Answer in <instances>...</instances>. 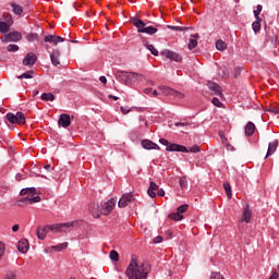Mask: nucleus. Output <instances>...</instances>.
Returning <instances> with one entry per match:
<instances>
[{
  "instance_id": "obj_17",
  "label": "nucleus",
  "mask_w": 279,
  "mask_h": 279,
  "mask_svg": "<svg viewBox=\"0 0 279 279\" xmlns=\"http://www.w3.org/2000/svg\"><path fill=\"white\" fill-rule=\"evenodd\" d=\"M142 147L144 149H160V146H158V144L151 142L150 140H143Z\"/></svg>"
},
{
  "instance_id": "obj_34",
  "label": "nucleus",
  "mask_w": 279,
  "mask_h": 279,
  "mask_svg": "<svg viewBox=\"0 0 279 279\" xmlns=\"http://www.w3.org/2000/svg\"><path fill=\"white\" fill-rule=\"evenodd\" d=\"M10 26L5 22H0V34H8Z\"/></svg>"
},
{
  "instance_id": "obj_53",
  "label": "nucleus",
  "mask_w": 279,
  "mask_h": 279,
  "mask_svg": "<svg viewBox=\"0 0 279 279\" xmlns=\"http://www.w3.org/2000/svg\"><path fill=\"white\" fill-rule=\"evenodd\" d=\"M157 195H158V197H165V190H162V189L157 190Z\"/></svg>"
},
{
  "instance_id": "obj_48",
  "label": "nucleus",
  "mask_w": 279,
  "mask_h": 279,
  "mask_svg": "<svg viewBox=\"0 0 279 279\" xmlns=\"http://www.w3.org/2000/svg\"><path fill=\"white\" fill-rule=\"evenodd\" d=\"M120 110L122 114H129L131 112V109L128 107H120Z\"/></svg>"
},
{
  "instance_id": "obj_42",
  "label": "nucleus",
  "mask_w": 279,
  "mask_h": 279,
  "mask_svg": "<svg viewBox=\"0 0 279 279\" xmlns=\"http://www.w3.org/2000/svg\"><path fill=\"white\" fill-rule=\"evenodd\" d=\"M147 49H149V51L153 56H158V49H156V47H154V45H147Z\"/></svg>"
},
{
  "instance_id": "obj_49",
  "label": "nucleus",
  "mask_w": 279,
  "mask_h": 279,
  "mask_svg": "<svg viewBox=\"0 0 279 279\" xmlns=\"http://www.w3.org/2000/svg\"><path fill=\"white\" fill-rule=\"evenodd\" d=\"M25 174H21V173H17L16 175H15V180H16V182H21L22 180H25Z\"/></svg>"
},
{
  "instance_id": "obj_61",
  "label": "nucleus",
  "mask_w": 279,
  "mask_h": 279,
  "mask_svg": "<svg viewBox=\"0 0 279 279\" xmlns=\"http://www.w3.org/2000/svg\"><path fill=\"white\" fill-rule=\"evenodd\" d=\"M45 169H51V166L46 165V166H45Z\"/></svg>"
},
{
  "instance_id": "obj_38",
  "label": "nucleus",
  "mask_w": 279,
  "mask_h": 279,
  "mask_svg": "<svg viewBox=\"0 0 279 279\" xmlns=\"http://www.w3.org/2000/svg\"><path fill=\"white\" fill-rule=\"evenodd\" d=\"M109 256L110 258L114 262V263H118L119 260V253L114 250H112L110 253H109Z\"/></svg>"
},
{
  "instance_id": "obj_51",
  "label": "nucleus",
  "mask_w": 279,
  "mask_h": 279,
  "mask_svg": "<svg viewBox=\"0 0 279 279\" xmlns=\"http://www.w3.org/2000/svg\"><path fill=\"white\" fill-rule=\"evenodd\" d=\"M175 128H186V125H189L186 122H177L174 123Z\"/></svg>"
},
{
  "instance_id": "obj_24",
  "label": "nucleus",
  "mask_w": 279,
  "mask_h": 279,
  "mask_svg": "<svg viewBox=\"0 0 279 279\" xmlns=\"http://www.w3.org/2000/svg\"><path fill=\"white\" fill-rule=\"evenodd\" d=\"M12 12L15 13L17 16L23 14V7L16 4L15 2H11Z\"/></svg>"
},
{
  "instance_id": "obj_3",
  "label": "nucleus",
  "mask_w": 279,
  "mask_h": 279,
  "mask_svg": "<svg viewBox=\"0 0 279 279\" xmlns=\"http://www.w3.org/2000/svg\"><path fill=\"white\" fill-rule=\"evenodd\" d=\"M132 25L137 28L138 34H149L153 36V34H156L158 32V28L154 26H147L145 27V22L138 17H131Z\"/></svg>"
},
{
  "instance_id": "obj_8",
  "label": "nucleus",
  "mask_w": 279,
  "mask_h": 279,
  "mask_svg": "<svg viewBox=\"0 0 279 279\" xmlns=\"http://www.w3.org/2000/svg\"><path fill=\"white\" fill-rule=\"evenodd\" d=\"M23 38V35L17 32H11L4 36L1 37L2 43H19Z\"/></svg>"
},
{
  "instance_id": "obj_26",
  "label": "nucleus",
  "mask_w": 279,
  "mask_h": 279,
  "mask_svg": "<svg viewBox=\"0 0 279 279\" xmlns=\"http://www.w3.org/2000/svg\"><path fill=\"white\" fill-rule=\"evenodd\" d=\"M69 247V242H63L61 244L50 246L49 250H54V252H62V250H66Z\"/></svg>"
},
{
  "instance_id": "obj_4",
  "label": "nucleus",
  "mask_w": 279,
  "mask_h": 279,
  "mask_svg": "<svg viewBox=\"0 0 279 279\" xmlns=\"http://www.w3.org/2000/svg\"><path fill=\"white\" fill-rule=\"evenodd\" d=\"M159 143L166 146V151H182L183 154H189V148L180 144H169L166 138H160Z\"/></svg>"
},
{
  "instance_id": "obj_43",
  "label": "nucleus",
  "mask_w": 279,
  "mask_h": 279,
  "mask_svg": "<svg viewBox=\"0 0 279 279\" xmlns=\"http://www.w3.org/2000/svg\"><path fill=\"white\" fill-rule=\"evenodd\" d=\"M187 150L191 151L192 154H199V151H202V148H199V146L197 145H194Z\"/></svg>"
},
{
  "instance_id": "obj_46",
  "label": "nucleus",
  "mask_w": 279,
  "mask_h": 279,
  "mask_svg": "<svg viewBox=\"0 0 279 279\" xmlns=\"http://www.w3.org/2000/svg\"><path fill=\"white\" fill-rule=\"evenodd\" d=\"M5 254V244L0 242V260L3 258V255Z\"/></svg>"
},
{
  "instance_id": "obj_6",
  "label": "nucleus",
  "mask_w": 279,
  "mask_h": 279,
  "mask_svg": "<svg viewBox=\"0 0 279 279\" xmlns=\"http://www.w3.org/2000/svg\"><path fill=\"white\" fill-rule=\"evenodd\" d=\"M7 119L9 123L17 124V125H25V123L27 122L25 119V114L23 112H17L16 114L8 113Z\"/></svg>"
},
{
  "instance_id": "obj_27",
  "label": "nucleus",
  "mask_w": 279,
  "mask_h": 279,
  "mask_svg": "<svg viewBox=\"0 0 279 279\" xmlns=\"http://www.w3.org/2000/svg\"><path fill=\"white\" fill-rule=\"evenodd\" d=\"M216 49H218V51H226V49H228V44H226V41L219 39L216 41Z\"/></svg>"
},
{
  "instance_id": "obj_31",
  "label": "nucleus",
  "mask_w": 279,
  "mask_h": 279,
  "mask_svg": "<svg viewBox=\"0 0 279 279\" xmlns=\"http://www.w3.org/2000/svg\"><path fill=\"white\" fill-rule=\"evenodd\" d=\"M260 23H263V19H259L253 22L252 27L255 34H258L260 32Z\"/></svg>"
},
{
  "instance_id": "obj_39",
  "label": "nucleus",
  "mask_w": 279,
  "mask_h": 279,
  "mask_svg": "<svg viewBox=\"0 0 279 279\" xmlns=\"http://www.w3.org/2000/svg\"><path fill=\"white\" fill-rule=\"evenodd\" d=\"M9 27H12L14 25V20L12 19V14H7L5 22Z\"/></svg>"
},
{
  "instance_id": "obj_16",
  "label": "nucleus",
  "mask_w": 279,
  "mask_h": 279,
  "mask_svg": "<svg viewBox=\"0 0 279 279\" xmlns=\"http://www.w3.org/2000/svg\"><path fill=\"white\" fill-rule=\"evenodd\" d=\"M242 221L244 223H250L252 221V209H250V205L247 204L242 214Z\"/></svg>"
},
{
  "instance_id": "obj_25",
  "label": "nucleus",
  "mask_w": 279,
  "mask_h": 279,
  "mask_svg": "<svg viewBox=\"0 0 279 279\" xmlns=\"http://www.w3.org/2000/svg\"><path fill=\"white\" fill-rule=\"evenodd\" d=\"M197 38H199V35H192V37H191V39H190V41H189V45H187V47H189V49L191 50V49H195V47H197Z\"/></svg>"
},
{
  "instance_id": "obj_62",
  "label": "nucleus",
  "mask_w": 279,
  "mask_h": 279,
  "mask_svg": "<svg viewBox=\"0 0 279 279\" xmlns=\"http://www.w3.org/2000/svg\"><path fill=\"white\" fill-rule=\"evenodd\" d=\"M151 86H154V82L150 81Z\"/></svg>"
},
{
  "instance_id": "obj_54",
  "label": "nucleus",
  "mask_w": 279,
  "mask_h": 279,
  "mask_svg": "<svg viewBox=\"0 0 279 279\" xmlns=\"http://www.w3.org/2000/svg\"><path fill=\"white\" fill-rule=\"evenodd\" d=\"M144 93H145V95H151V93H153L151 87L145 88V89H144Z\"/></svg>"
},
{
  "instance_id": "obj_10",
  "label": "nucleus",
  "mask_w": 279,
  "mask_h": 279,
  "mask_svg": "<svg viewBox=\"0 0 279 279\" xmlns=\"http://www.w3.org/2000/svg\"><path fill=\"white\" fill-rule=\"evenodd\" d=\"M161 56H163L168 60H173L174 62H182V56L171 50H163L161 52Z\"/></svg>"
},
{
  "instance_id": "obj_52",
  "label": "nucleus",
  "mask_w": 279,
  "mask_h": 279,
  "mask_svg": "<svg viewBox=\"0 0 279 279\" xmlns=\"http://www.w3.org/2000/svg\"><path fill=\"white\" fill-rule=\"evenodd\" d=\"M7 279H16V274L15 272H9L7 275Z\"/></svg>"
},
{
  "instance_id": "obj_7",
  "label": "nucleus",
  "mask_w": 279,
  "mask_h": 279,
  "mask_svg": "<svg viewBox=\"0 0 279 279\" xmlns=\"http://www.w3.org/2000/svg\"><path fill=\"white\" fill-rule=\"evenodd\" d=\"M133 202H136V197L132 193L123 194L122 197L118 202L119 208H125V206H130V204H133Z\"/></svg>"
},
{
  "instance_id": "obj_21",
  "label": "nucleus",
  "mask_w": 279,
  "mask_h": 279,
  "mask_svg": "<svg viewBox=\"0 0 279 279\" xmlns=\"http://www.w3.org/2000/svg\"><path fill=\"white\" fill-rule=\"evenodd\" d=\"M254 132H256V125H254V122H247L245 125V135L254 136Z\"/></svg>"
},
{
  "instance_id": "obj_18",
  "label": "nucleus",
  "mask_w": 279,
  "mask_h": 279,
  "mask_svg": "<svg viewBox=\"0 0 279 279\" xmlns=\"http://www.w3.org/2000/svg\"><path fill=\"white\" fill-rule=\"evenodd\" d=\"M122 77H125L126 84H130L131 82H134V80L138 78V74L134 72H122Z\"/></svg>"
},
{
  "instance_id": "obj_33",
  "label": "nucleus",
  "mask_w": 279,
  "mask_h": 279,
  "mask_svg": "<svg viewBox=\"0 0 279 279\" xmlns=\"http://www.w3.org/2000/svg\"><path fill=\"white\" fill-rule=\"evenodd\" d=\"M223 189L227 193V197L232 199V187L230 186V183H223Z\"/></svg>"
},
{
  "instance_id": "obj_14",
  "label": "nucleus",
  "mask_w": 279,
  "mask_h": 279,
  "mask_svg": "<svg viewBox=\"0 0 279 279\" xmlns=\"http://www.w3.org/2000/svg\"><path fill=\"white\" fill-rule=\"evenodd\" d=\"M17 250L21 254H27L29 250V241H27V239L20 240L17 243Z\"/></svg>"
},
{
  "instance_id": "obj_55",
  "label": "nucleus",
  "mask_w": 279,
  "mask_h": 279,
  "mask_svg": "<svg viewBox=\"0 0 279 279\" xmlns=\"http://www.w3.org/2000/svg\"><path fill=\"white\" fill-rule=\"evenodd\" d=\"M99 81L101 82V84H108V80L106 78V76H100Z\"/></svg>"
},
{
  "instance_id": "obj_36",
  "label": "nucleus",
  "mask_w": 279,
  "mask_h": 279,
  "mask_svg": "<svg viewBox=\"0 0 279 279\" xmlns=\"http://www.w3.org/2000/svg\"><path fill=\"white\" fill-rule=\"evenodd\" d=\"M26 39L28 40V43H34V40H38V34L29 33L28 35H26Z\"/></svg>"
},
{
  "instance_id": "obj_58",
  "label": "nucleus",
  "mask_w": 279,
  "mask_h": 279,
  "mask_svg": "<svg viewBox=\"0 0 279 279\" xmlns=\"http://www.w3.org/2000/svg\"><path fill=\"white\" fill-rule=\"evenodd\" d=\"M109 99H113V101H119V97L109 95Z\"/></svg>"
},
{
  "instance_id": "obj_56",
  "label": "nucleus",
  "mask_w": 279,
  "mask_h": 279,
  "mask_svg": "<svg viewBox=\"0 0 279 279\" xmlns=\"http://www.w3.org/2000/svg\"><path fill=\"white\" fill-rule=\"evenodd\" d=\"M271 111L275 112V114H279V105L277 107H271Z\"/></svg>"
},
{
  "instance_id": "obj_12",
  "label": "nucleus",
  "mask_w": 279,
  "mask_h": 279,
  "mask_svg": "<svg viewBox=\"0 0 279 279\" xmlns=\"http://www.w3.org/2000/svg\"><path fill=\"white\" fill-rule=\"evenodd\" d=\"M38 58L33 52H28L23 60V64L24 66H34Z\"/></svg>"
},
{
  "instance_id": "obj_20",
  "label": "nucleus",
  "mask_w": 279,
  "mask_h": 279,
  "mask_svg": "<svg viewBox=\"0 0 279 279\" xmlns=\"http://www.w3.org/2000/svg\"><path fill=\"white\" fill-rule=\"evenodd\" d=\"M208 88L211 90L213 95H221V86H219V84L209 82Z\"/></svg>"
},
{
  "instance_id": "obj_60",
  "label": "nucleus",
  "mask_w": 279,
  "mask_h": 279,
  "mask_svg": "<svg viewBox=\"0 0 279 279\" xmlns=\"http://www.w3.org/2000/svg\"><path fill=\"white\" fill-rule=\"evenodd\" d=\"M151 93H153L154 97H158V92H157V90H154V89H153Z\"/></svg>"
},
{
  "instance_id": "obj_29",
  "label": "nucleus",
  "mask_w": 279,
  "mask_h": 279,
  "mask_svg": "<svg viewBox=\"0 0 279 279\" xmlns=\"http://www.w3.org/2000/svg\"><path fill=\"white\" fill-rule=\"evenodd\" d=\"M169 219H171L172 221H182V219H184V216L177 211V213L170 214Z\"/></svg>"
},
{
  "instance_id": "obj_13",
  "label": "nucleus",
  "mask_w": 279,
  "mask_h": 279,
  "mask_svg": "<svg viewBox=\"0 0 279 279\" xmlns=\"http://www.w3.org/2000/svg\"><path fill=\"white\" fill-rule=\"evenodd\" d=\"M58 124L61 128H69L71 125V116L68 113H62L59 118Z\"/></svg>"
},
{
  "instance_id": "obj_32",
  "label": "nucleus",
  "mask_w": 279,
  "mask_h": 279,
  "mask_svg": "<svg viewBox=\"0 0 279 279\" xmlns=\"http://www.w3.org/2000/svg\"><path fill=\"white\" fill-rule=\"evenodd\" d=\"M34 77V71H28L19 76V80H32Z\"/></svg>"
},
{
  "instance_id": "obj_5",
  "label": "nucleus",
  "mask_w": 279,
  "mask_h": 279,
  "mask_svg": "<svg viewBox=\"0 0 279 279\" xmlns=\"http://www.w3.org/2000/svg\"><path fill=\"white\" fill-rule=\"evenodd\" d=\"M36 189L32 187V189H23L20 192V195H27L24 198H22V202H24L25 204H38V202H40V196H31V193H35Z\"/></svg>"
},
{
  "instance_id": "obj_45",
  "label": "nucleus",
  "mask_w": 279,
  "mask_h": 279,
  "mask_svg": "<svg viewBox=\"0 0 279 279\" xmlns=\"http://www.w3.org/2000/svg\"><path fill=\"white\" fill-rule=\"evenodd\" d=\"M209 279H225V278H223V275L220 272H211Z\"/></svg>"
},
{
  "instance_id": "obj_41",
  "label": "nucleus",
  "mask_w": 279,
  "mask_h": 279,
  "mask_svg": "<svg viewBox=\"0 0 279 279\" xmlns=\"http://www.w3.org/2000/svg\"><path fill=\"white\" fill-rule=\"evenodd\" d=\"M211 104H214L217 108H222V106H223L221 100H219V98H217V97L213 98Z\"/></svg>"
},
{
  "instance_id": "obj_37",
  "label": "nucleus",
  "mask_w": 279,
  "mask_h": 279,
  "mask_svg": "<svg viewBox=\"0 0 279 279\" xmlns=\"http://www.w3.org/2000/svg\"><path fill=\"white\" fill-rule=\"evenodd\" d=\"M179 184L181 189H186V186H189V181H186V177H181L179 180Z\"/></svg>"
},
{
  "instance_id": "obj_50",
  "label": "nucleus",
  "mask_w": 279,
  "mask_h": 279,
  "mask_svg": "<svg viewBox=\"0 0 279 279\" xmlns=\"http://www.w3.org/2000/svg\"><path fill=\"white\" fill-rule=\"evenodd\" d=\"M168 29H173L174 32H182V27H181V26H171V25H168Z\"/></svg>"
},
{
  "instance_id": "obj_28",
  "label": "nucleus",
  "mask_w": 279,
  "mask_h": 279,
  "mask_svg": "<svg viewBox=\"0 0 279 279\" xmlns=\"http://www.w3.org/2000/svg\"><path fill=\"white\" fill-rule=\"evenodd\" d=\"M41 100L43 101H54L56 100V96L52 93H44L41 95Z\"/></svg>"
},
{
  "instance_id": "obj_1",
  "label": "nucleus",
  "mask_w": 279,
  "mask_h": 279,
  "mask_svg": "<svg viewBox=\"0 0 279 279\" xmlns=\"http://www.w3.org/2000/svg\"><path fill=\"white\" fill-rule=\"evenodd\" d=\"M125 276L129 279H147L149 276V270H147V266L136 255H132L129 266L125 270Z\"/></svg>"
},
{
  "instance_id": "obj_22",
  "label": "nucleus",
  "mask_w": 279,
  "mask_h": 279,
  "mask_svg": "<svg viewBox=\"0 0 279 279\" xmlns=\"http://www.w3.org/2000/svg\"><path fill=\"white\" fill-rule=\"evenodd\" d=\"M276 149H278V142L269 143L266 158H269V156H272V154L276 153Z\"/></svg>"
},
{
  "instance_id": "obj_2",
  "label": "nucleus",
  "mask_w": 279,
  "mask_h": 279,
  "mask_svg": "<svg viewBox=\"0 0 279 279\" xmlns=\"http://www.w3.org/2000/svg\"><path fill=\"white\" fill-rule=\"evenodd\" d=\"M73 226H74L73 222H63V223H54V225H50V226H46V227H38L36 234H37L38 239L44 241V239H46L47 232H49V230L51 232H66V230H69V228H73Z\"/></svg>"
},
{
  "instance_id": "obj_23",
  "label": "nucleus",
  "mask_w": 279,
  "mask_h": 279,
  "mask_svg": "<svg viewBox=\"0 0 279 279\" xmlns=\"http://www.w3.org/2000/svg\"><path fill=\"white\" fill-rule=\"evenodd\" d=\"M156 191L158 192V184L150 182L148 191H147L149 197H151V198L156 197Z\"/></svg>"
},
{
  "instance_id": "obj_19",
  "label": "nucleus",
  "mask_w": 279,
  "mask_h": 279,
  "mask_svg": "<svg viewBox=\"0 0 279 279\" xmlns=\"http://www.w3.org/2000/svg\"><path fill=\"white\" fill-rule=\"evenodd\" d=\"M50 60L53 66H58V64H60V50H53L50 54Z\"/></svg>"
},
{
  "instance_id": "obj_59",
  "label": "nucleus",
  "mask_w": 279,
  "mask_h": 279,
  "mask_svg": "<svg viewBox=\"0 0 279 279\" xmlns=\"http://www.w3.org/2000/svg\"><path fill=\"white\" fill-rule=\"evenodd\" d=\"M156 243H162V236H160V235L157 236V238H156Z\"/></svg>"
},
{
  "instance_id": "obj_47",
  "label": "nucleus",
  "mask_w": 279,
  "mask_h": 279,
  "mask_svg": "<svg viewBox=\"0 0 279 279\" xmlns=\"http://www.w3.org/2000/svg\"><path fill=\"white\" fill-rule=\"evenodd\" d=\"M172 97H175V99H184V94L174 90Z\"/></svg>"
},
{
  "instance_id": "obj_57",
  "label": "nucleus",
  "mask_w": 279,
  "mask_h": 279,
  "mask_svg": "<svg viewBox=\"0 0 279 279\" xmlns=\"http://www.w3.org/2000/svg\"><path fill=\"white\" fill-rule=\"evenodd\" d=\"M19 230H20L19 225H14V226L12 227V231H13V232H19Z\"/></svg>"
},
{
  "instance_id": "obj_35",
  "label": "nucleus",
  "mask_w": 279,
  "mask_h": 279,
  "mask_svg": "<svg viewBox=\"0 0 279 279\" xmlns=\"http://www.w3.org/2000/svg\"><path fill=\"white\" fill-rule=\"evenodd\" d=\"M260 12H263V5L258 4V5L256 7V10H254L255 21H259V19H260Z\"/></svg>"
},
{
  "instance_id": "obj_11",
  "label": "nucleus",
  "mask_w": 279,
  "mask_h": 279,
  "mask_svg": "<svg viewBox=\"0 0 279 279\" xmlns=\"http://www.w3.org/2000/svg\"><path fill=\"white\" fill-rule=\"evenodd\" d=\"M89 213L94 217V219H99V217H101L102 215V210L97 203H92L89 205Z\"/></svg>"
},
{
  "instance_id": "obj_9",
  "label": "nucleus",
  "mask_w": 279,
  "mask_h": 279,
  "mask_svg": "<svg viewBox=\"0 0 279 279\" xmlns=\"http://www.w3.org/2000/svg\"><path fill=\"white\" fill-rule=\"evenodd\" d=\"M114 206H117V201L114 198H110L102 205V215L108 216L112 210H114Z\"/></svg>"
},
{
  "instance_id": "obj_30",
  "label": "nucleus",
  "mask_w": 279,
  "mask_h": 279,
  "mask_svg": "<svg viewBox=\"0 0 279 279\" xmlns=\"http://www.w3.org/2000/svg\"><path fill=\"white\" fill-rule=\"evenodd\" d=\"M159 90H161V93L163 95H172L173 93H175V89L171 88V87H167V86H159Z\"/></svg>"
},
{
  "instance_id": "obj_15",
  "label": "nucleus",
  "mask_w": 279,
  "mask_h": 279,
  "mask_svg": "<svg viewBox=\"0 0 279 279\" xmlns=\"http://www.w3.org/2000/svg\"><path fill=\"white\" fill-rule=\"evenodd\" d=\"M44 40L45 43H52V45H58V43H64V38L57 35H47Z\"/></svg>"
},
{
  "instance_id": "obj_44",
  "label": "nucleus",
  "mask_w": 279,
  "mask_h": 279,
  "mask_svg": "<svg viewBox=\"0 0 279 279\" xmlns=\"http://www.w3.org/2000/svg\"><path fill=\"white\" fill-rule=\"evenodd\" d=\"M7 51H19V46L17 45H14V44H10L8 47H7Z\"/></svg>"
},
{
  "instance_id": "obj_40",
  "label": "nucleus",
  "mask_w": 279,
  "mask_h": 279,
  "mask_svg": "<svg viewBox=\"0 0 279 279\" xmlns=\"http://www.w3.org/2000/svg\"><path fill=\"white\" fill-rule=\"evenodd\" d=\"M186 210H189V205L184 204L178 207L177 211L179 213V215H183V213H186Z\"/></svg>"
}]
</instances>
